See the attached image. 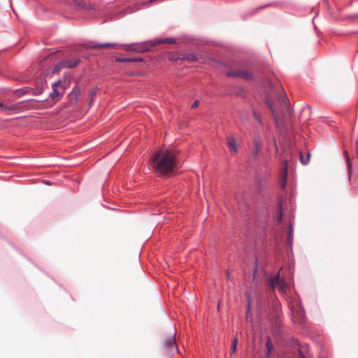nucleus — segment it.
Listing matches in <instances>:
<instances>
[{
	"label": "nucleus",
	"mask_w": 358,
	"mask_h": 358,
	"mask_svg": "<svg viewBox=\"0 0 358 358\" xmlns=\"http://www.w3.org/2000/svg\"><path fill=\"white\" fill-rule=\"evenodd\" d=\"M178 152L173 150L162 149L153 153L150 159L151 169L160 176H166L177 169Z\"/></svg>",
	"instance_id": "nucleus-1"
},
{
	"label": "nucleus",
	"mask_w": 358,
	"mask_h": 358,
	"mask_svg": "<svg viewBox=\"0 0 358 358\" xmlns=\"http://www.w3.org/2000/svg\"><path fill=\"white\" fill-rule=\"evenodd\" d=\"M228 77H236L243 78L246 80L252 79V74L250 71L244 69H234L226 72Z\"/></svg>",
	"instance_id": "nucleus-2"
},
{
	"label": "nucleus",
	"mask_w": 358,
	"mask_h": 358,
	"mask_svg": "<svg viewBox=\"0 0 358 358\" xmlns=\"http://www.w3.org/2000/svg\"><path fill=\"white\" fill-rule=\"evenodd\" d=\"M124 50L126 51H134L138 53H143L150 50V48L148 46V44H131V45H122Z\"/></svg>",
	"instance_id": "nucleus-3"
},
{
	"label": "nucleus",
	"mask_w": 358,
	"mask_h": 358,
	"mask_svg": "<svg viewBox=\"0 0 358 358\" xmlns=\"http://www.w3.org/2000/svg\"><path fill=\"white\" fill-rule=\"evenodd\" d=\"M270 286L272 289L278 287L282 292H285L287 288V284L283 279L280 278L279 275L270 280Z\"/></svg>",
	"instance_id": "nucleus-4"
},
{
	"label": "nucleus",
	"mask_w": 358,
	"mask_h": 358,
	"mask_svg": "<svg viewBox=\"0 0 358 358\" xmlns=\"http://www.w3.org/2000/svg\"><path fill=\"white\" fill-rule=\"evenodd\" d=\"M63 93L62 83L59 80L52 85V92L50 94V96L55 100L58 99Z\"/></svg>",
	"instance_id": "nucleus-5"
},
{
	"label": "nucleus",
	"mask_w": 358,
	"mask_h": 358,
	"mask_svg": "<svg viewBox=\"0 0 358 358\" xmlns=\"http://www.w3.org/2000/svg\"><path fill=\"white\" fill-rule=\"evenodd\" d=\"M81 94V90L79 86H75L71 92L69 94V102L71 104H76Z\"/></svg>",
	"instance_id": "nucleus-6"
},
{
	"label": "nucleus",
	"mask_w": 358,
	"mask_h": 358,
	"mask_svg": "<svg viewBox=\"0 0 358 358\" xmlns=\"http://www.w3.org/2000/svg\"><path fill=\"white\" fill-rule=\"evenodd\" d=\"M227 144L232 154H235L238 150L237 140L233 136H228L227 137Z\"/></svg>",
	"instance_id": "nucleus-7"
},
{
	"label": "nucleus",
	"mask_w": 358,
	"mask_h": 358,
	"mask_svg": "<svg viewBox=\"0 0 358 358\" xmlns=\"http://www.w3.org/2000/svg\"><path fill=\"white\" fill-rule=\"evenodd\" d=\"M163 346L170 350H174L176 348V338L173 334H170L164 339Z\"/></svg>",
	"instance_id": "nucleus-8"
},
{
	"label": "nucleus",
	"mask_w": 358,
	"mask_h": 358,
	"mask_svg": "<svg viewBox=\"0 0 358 358\" xmlns=\"http://www.w3.org/2000/svg\"><path fill=\"white\" fill-rule=\"evenodd\" d=\"M73 1L76 10H91L93 8L92 4H87L83 0H73Z\"/></svg>",
	"instance_id": "nucleus-9"
},
{
	"label": "nucleus",
	"mask_w": 358,
	"mask_h": 358,
	"mask_svg": "<svg viewBox=\"0 0 358 358\" xmlns=\"http://www.w3.org/2000/svg\"><path fill=\"white\" fill-rule=\"evenodd\" d=\"M297 358H313L308 345L301 346L299 349Z\"/></svg>",
	"instance_id": "nucleus-10"
},
{
	"label": "nucleus",
	"mask_w": 358,
	"mask_h": 358,
	"mask_svg": "<svg viewBox=\"0 0 358 358\" xmlns=\"http://www.w3.org/2000/svg\"><path fill=\"white\" fill-rule=\"evenodd\" d=\"M150 47H155L158 44H174L176 43V40L173 38H166L164 39H156L149 42Z\"/></svg>",
	"instance_id": "nucleus-11"
},
{
	"label": "nucleus",
	"mask_w": 358,
	"mask_h": 358,
	"mask_svg": "<svg viewBox=\"0 0 358 358\" xmlns=\"http://www.w3.org/2000/svg\"><path fill=\"white\" fill-rule=\"evenodd\" d=\"M117 45L116 43H91L90 44L86 46L87 48L91 49H101L106 48L108 47H115Z\"/></svg>",
	"instance_id": "nucleus-12"
},
{
	"label": "nucleus",
	"mask_w": 358,
	"mask_h": 358,
	"mask_svg": "<svg viewBox=\"0 0 358 358\" xmlns=\"http://www.w3.org/2000/svg\"><path fill=\"white\" fill-rule=\"evenodd\" d=\"M80 60L79 59H73V60H66L64 62H60L59 63V67H65L69 69H72L76 67L79 63Z\"/></svg>",
	"instance_id": "nucleus-13"
},
{
	"label": "nucleus",
	"mask_w": 358,
	"mask_h": 358,
	"mask_svg": "<svg viewBox=\"0 0 358 358\" xmlns=\"http://www.w3.org/2000/svg\"><path fill=\"white\" fill-rule=\"evenodd\" d=\"M260 148H261V143H260L259 141L257 138H255V140L253 141V148L250 152V157L252 158L255 159L257 157L259 150H260Z\"/></svg>",
	"instance_id": "nucleus-14"
},
{
	"label": "nucleus",
	"mask_w": 358,
	"mask_h": 358,
	"mask_svg": "<svg viewBox=\"0 0 358 358\" xmlns=\"http://www.w3.org/2000/svg\"><path fill=\"white\" fill-rule=\"evenodd\" d=\"M116 61L119 62H143V59L140 57L116 58Z\"/></svg>",
	"instance_id": "nucleus-15"
},
{
	"label": "nucleus",
	"mask_w": 358,
	"mask_h": 358,
	"mask_svg": "<svg viewBox=\"0 0 358 358\" xmlns=\"http://www.w3.org/2000/svg\"><path fill=\"white\" fill-rule=\"evenodd\" d=\"M287 161L285 162V166H284V169H283V171L281 173V177H282V179H281V181H280V185L282 188H284L285 186H286V178H287Z\"/></svg>",
	"instance_id": "nucleus-16"
},
{
	"label": "nucleus",
	"mask_w": 358,
	"mask_h": 358,
	"mask_svg": "<svg viewBox=\"0 0 358 358\" xmlns=\"http://www.w3.org/2000/svg\"><path fill=\"white\" fill-rule=\"evenodd\" d=\"M266 357L269 358L271 352L273 350V344L270 340V338H267V341L266 342Z\"/></svg>",
	"instance_id": "nucleus-17"
},
{
	"label": "nucleus",
	"mask_w": 358,
	"mask_h": 358,
	"mask_svg": "<svg viewBox=\"0 0 358 358\" xmlns=\"http://www.w3.org/2000/svg\"><path fill=\"white\" fill-rule=\"evenodd\" d=\"M293 240V228L292 225L289 224L288 234H287V244L291 245Z\"/></svg>",
	"instance_id": "nucleus-18"
},
{
	"label": "nucleus",
	"mask_w": 358,
	"mask_h": 358,
	"mask_svg": "<svg viewBox=\"0 0 358 358\" xmlns=\"http://www.w3.org/2000/svg\"><path fill=\"white\" fill-rule=\"evenodd\" d=\"M238 345V338L236 336L232 341L231 349V355H234L236 352Z\"/></svg>",
	"instance_id": "nucleus-19"
},
{
	"label": "nucleus",
	"mask_w": 358,
	"mask_h": 358,
	"mask_svg": "<svg viewBox=\"0 0 358 358\" xmlns=\"http://www.w3.org/2000/svg\"><path fill=\"white\" fill-rule=\"evenodd\" d=\"M345 157L346 159V162L348 163V173L350 175L352 173V164L350 161L349 155L347 150L344 151Z\"/></svg>",
	"instance_id": "nucleus-20"
},
{
	"label": "nucleus",
	"mask_w": 358,
	"mask_h": 358,
	"mask_svg": "<svg viewBox=\"0 0 358 358\" xmlns=\"http://www.w3.org/2000/svg\"><path fill=\"white\" fill-rule=\"evenodd\" d=\"M265 103H266V105L269 107V108L272 111V113H273L274 119L275 120V122H278V120H277V118H276V116H275V110H274L273 106L271 101L268 99H267L265 101Z\"/></svg>",
	"instance_id": "nucleus-21"
},
{
	"label": "nucleus",
	"mask_w": 358,
	"mask_h": 358,
	"mask_svg": "<svg viewBox=\"0 0 358 358\" xmlns=\"http://www.w3.org/2000/svg\"><path fill=\"white\" fill-rule=\"evenodd\" d=\"M300 160H301V162L303 164V165H306L309 162V158H310V154H308V156L306 158L303 157V156L302 155V153L300 152Z\"/></svg>",
	"instance_id": "nucleus-22"
},
{
	"label": "nucleus",
	"mask_w": 358,
	"mask_h": 358,
	"mask_svg": "<svg viewBox=\"0 0 358 358\" xmlns=\"http://www.w3.org/2000/svg\"><path fill=\"white\" fill-rule=\"evenodd\" d=\"M96 93H97V88H92V89H91V90L90 92V103L92 102L93 98L96 94Z\"/></svg>",
	"instance_id": "nucleus-23"
},
{
	"label": "nucleus",
	"mask_w": 358,
	"mask_h": 358,
	"mask_svg": "<svg viewBox=\"0 0 358 358\" xmlns=\"http://www.w3.org/2000/svg\"><path fill=\"white\" fill-rule=\"evenodd\" d=\"M278 99H279V101L282 103V104H285L287 103V97L286 96L285 94H282V95H279L278 96Z\"/></svg>",
	"instance_id": "nucleus-24"
},
{
	"label": "nucleus",
	"mask_w": 358,
	"mask_h": 358,
	"mask_svg": "<svg viewBox=\"0 0 358 358\" xmlns=\"http://www.w3.org/2000/svg\"><path fill=\"white\" fill-rule=\"evenodd\" d=\"M184 58L190 62H194V61L197 60L196 56L194 55H187L185 57H184Z\"/></svg>",
	"instance_id": "nucleus-25"
},
{
	"label": "nucleus",
	"mask_w": 358,
	"mask_h": 358,
	"mask_svg": "<svg viewBox=\"0 0 358 358\" xmlns=\"http://www.w3.org/2000/svg\"><path fill=\"white\" fill-rule=\"evenodd\" d=\"M264 8V6H262V7H259V8H254V9L251 11L250 14H255L256 13H257V11H258L259 10H260V9H262V8Z\"/></svg>",
	"instance_id": "nucleus-26"
},
{
	"label": "nucleus",
	"mask_w": 358,
	"mask_h": 358,
	"mask_svg": "<svg viewBox=\"0 0 358 358\" xmlns=\"http://www.w3.org/2000/svg\"><path fill=\"white\" fill-rule=\"evenodd\" d=\"M63 67H59V63L57 64V66H55V68L53 70V73H57L61 69H62Z\"/></svg>",
	"instance_id": "nucleus-27"
},
{
	"label": "nucleus",
	"mask_w": 358,
	"mask_h": 358,
	"mask_svg": "<svg viewBox=\"0 0 358 358\" xmlns=\"http://www.w3.org/2000/svg\"><path fill=\"white\" fill-rule=\"evenodd\" d=\"M199 106V101H195L192 105V108H196Z\"/></svg>",
	"instance_id": "nucleus-28"
},
{
	"label": "nucleus",
	"mask_w": 358,
	"mask_h": 358,
	"mask_svg": "<svg viewBox=\"0 0 358 358\" xmlns=\"http://www.w3.org/2000/svg\"><path fill=\"white\" fill-rule=\"evenodd\" d=\"M282 211L280 210V214H279V215H278V222H280V221L282 220Z\"/></svg>",
	"instance_id": "nucleus-29"
},
{
	"label": "nucleus",
	"mask_w": 358,
	"mask_h": 358,
	"mask_svg": "<svg viewBox=\"0 0 358 358\" xmlns=\"http://www.w3.org/2000/svg\"><path fill=\"white\" fill-rule=\"evenodd\" d=\"M254 115H255V119L257 121H259V115L255 112L254 113Z\"/></svg>",
	"instance_id": "nucleus-30"
},
{
	"label": "nucleus",
	"mask_w": 358,
	"mask_h": 358,
	"mask_svg": "<svg viewBox=\"0 0 358 358\" xmlns=\"http://www.w3.org/2000/svg\"><path fill=\"white\" fill-rule=\"evenodd\" d=\"M229 276H230L229 271H227V278H229Z\"/></svg>",
	"instance_id": "nucleus-31"
},
{
	"label": "nucleus",
	"mask_w": 358,
	"mask_h": 358,
	"mask_svg": "<svg viewBox=\"0 0 358 358\" xmlns=\"http://www.w3.org/2000/svg\"><path fill=\"white\" fill-rule=\"evenodd\" d=\"M155 1H156V0H149V2H150V3H152V2Z\"/></svg>",
	"instance_id": "nucleus-32"
},
{
	"label": "nucleus",
	"mask_w": 358,
	"mask_h": 358,
	"mask_svg": "<svg viewBox=\"0 0 358 358\" xmlns=\"http://www.w3.org/2000/svg\"><path fill=\"white\" fill-rule=\"evenodd\" d=\"M250 310V303L248 304V312Z\"/></svg>",
	"instance_id": "nucleus-33"
},
{
	"label": "nucleus",
	"mask_w": 358,
	"mask_h": 358,
	"mask_svg": "<svg viewBox=\"0 0 358 358\" xmlns=\"http://www.w3.org/2000/svg\"><path fill=\"white\" fill-rule=\"evenodd\" d=\"M2 106V104H1V103H0V106Z\"/></svg>",
	"instance_id": "nucleus-34"
}]
</instances>
